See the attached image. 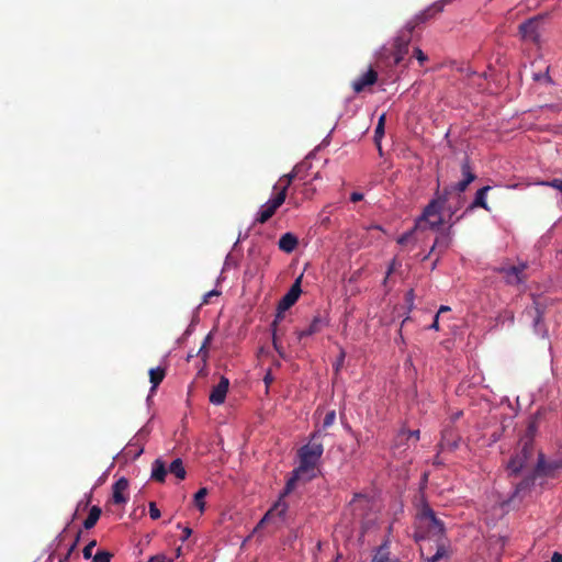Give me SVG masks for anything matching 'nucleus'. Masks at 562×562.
<instances>
[{"mask_svg": "<svg viewBox=\"0 0 562 562\" xmlns=\"http://www.w3.org/2000/svg\"><path fill=\"white\" fill-rule=\"evenodd\" d=\"M414 538L416 542L434 541L436 552L432 555L425 554V547L420 546V555L425 562H439L448 558L449 540L446 536L445 522L436 516L434 509L424 503L415 516Z\"/></svg>", "mask_w": 562, "mask_h": 562, "instance_id": "f257e3e1", "label": "nucleus"}, {"mask_svg": "<svg viewBox=\"0 0 562 562\" xmlns=\"http://www.w3.org/2000/svg\"><path fill=\"white\" fill-rule=\"evenodd\" d=\"M461 173L463 177L462 180L445 188L442 193H437V198L428 203L417 222V226H420L423 222H426L431 229H437L442 225L441 211L446 209L449 196L456 193L458 203H460L462 200L461 193L476 179L468 157L461 162Z\"/></svg>", "mask_w": 562, "mask_h": 562, "instance_id": "f03ea898", "label": "nucleus"}, {"mask_svg": "<svg viewBox=\"0 0 562 562\" xmlns=\"http://www.w3.org/2000/svg\"><path fill=\"white\" fill-rule=\"evenodd\" d=\"M326 432L321 429H316L310 436V440L306 445L302 446L297 451L300 460L299 471H305L306 473L312 472L307 480L315 477V469L324 453L323 439Z\"/></svg>", "mask_w": 562, "mask_h": 562, "instance_id": "7ed1b4c3", "label": "nucleus"}, {"mask_svg": "<svg viewBox=\"0 0 562 562\" xmlns=\"http://www.w3.org/2000/svg\"><path fill=\"white\" fill-rule=\"evenodd\" d=\"M301 280L302 276L299 277L294 283L291 285L290 290L280 300L278 303L277 315L274 321L271 324V327L278 326V323L283 318V313L288 311L291 306H293L299 300L302 290H301Z\"/></svg>", "mask_w": 562, "mask_h": 562, "instance_id": "20e7f679", "label": "nucleus"}, {"mask_svg": "<svg viewBox=\"0 0 562 562\" xmlns=\"http://www.w3.org/2000/svg\"><path fill=\"white\" fill-rule=\"evenodd\" d=\"M546 305L542 304L538 299L533 297L532 305L526 307L524 315L532 319V326L536 334L547 336V328L543 324Z\"/></svg>", "mask_w": 562, "mask_h": 562, "instance_id": "39448f33", "label": "nucleus"}, {"mask_svg": "<svg viewBox=\"0 0 562 562\" xmlns=\"http://www.w3.org/2000/svg\"><path fill=\"white\" fill-rule=\"evenodd\" d=\"M452 0H439L427 7L425 10L416 14L412 20L407 23L411 29L417 27L419 24L425 23L431 19H434L437 14L441 13L446 7V4L450 3Z\"/></svg>", "mask_w": 562, "mask_h": 562, "instance_id": "423d86ee", "label": "nucleus"}, {"mask_svg": "<svg viewBox=\"0 0 562 562\" xmlns=\"http://www.w3.org/2000/svg\"><path fill=\"white\" fill-rule=\"evenodd\" d=\"M284 203L283 193H277L276 196L263 204L255 218V224L267 223L277 212V210Z\"/></svg>", "mask_w": 562, "mask_h": 562, "instance_id": "0eeeda50", "label": "nucleus"}, {"mask_svg": "<svg viewBox=\"0 0 562 562\" xmlns=\"http://www.w3.org/2000/svg\"><path fill=\"white\" fill-rule=\"evenodd\" d=\"M526 269L527 263H519L518 266H509L502 268L501 273H503L505 282L507 284L519 285L527 280V276L525 274Z\"/></svg>", "mask_w": 562, "mask_h": 562, "instance_id": "6e6552de", "label": "nucleus"}, {"mask_svg": "<svg viewBox=\"0 0 562 562\" xmlns=\"http://www.w3.org/2000/svg\"><path fill=\"white\" fill-rule=\"evenodd\" d=\"M541 23V19L536 16L527 20L526 22L519 25V33L525 41H529L532 43H538L540 32L539 25Z\"/></svg>", "mask_w": 562, "mask_h": 562, "instance_id": "1a4fd4ad", "label": "nucleus"}, {"mask_svg": "<svg viewBox=\"0 0 562 562\" xmlns=\"http://www.w3.org/2000/svg\"><path fill=\"white\" fill-rule=\"evenodd\" d=\"M460 435L452 428H445L441 432V440L438 443L439 452L454 451L459 447Z\"/></svg>", "mask_w": 562, "mask_h": 562, "instance_id": "9d476101", "label": "nucleus"}, {"mask_svg": "<svg viewBox=\"0 0 562 562\" xmlns=\"http://www.w3.org/2000/svg\"><path fill=\"white\" fill-rule=\"evenodd\" d=\"M229 387V380L226 376H221L220 382L213 386L209 401L213 405H221L225 402L227 392Z\"/></svg>", "mask_w": 562, "mask_h": 562, "instance_id": "9b49d317", "label": "nucleus"}, {"mask_svg": "<svg viewBox=\"0 0 562 562\" xmlns=\"http://www.w3.org/2000/svg\"><path fill=\"white\" fill-rule=\"evenodd\" d=\"M378 80V72L369 68L364 74L352 82V89L356 93L362 92L367 87L374 85Z\"/></svg>", "mask_w": 562, "mask_h": 562, "instance_id": "f8f14e48", "label": "nucleus"}, {"mask_svg": "<svg viewBox=\"0 0 562 562\" xmlns=\"http://www.w3.org/2000/svg\"><path fill=\"white\" fill-rule=\"evenodd\" d=\"M128 480L125 477L119 479L112 486V499L114 504H125L128 499L126 492L128 490Z\"/></svg>", "mask_w": 562, "mask_h": 562, "instance_id": "ddd939ff", "label": "nucleus"}, {"mask_svg": "<svg viewBox=\"0 0 562 562\" xmlns=\"http://www.w3.org/2000/svg\"><path fill=\"white\" fill-rule=\"evenodd\" d=\"M562 469V458L546 462L543 454H539L536 472L539 474L550 475L554 471Z\"/></svg>", "mask_w": 562, "mask_h": 562, "instance_id": "4468645a", "label": "nucleus"}, {"mask_svg": "<svg viewBox=\"0 0 562 562\" xmlns=\"http://www.w3.org/2000/svg\"><path fill=\"white\" fill-rule=\"evenodd\" d=\"M325 326H326V321L321 315H316V316H314V318L312 319L311 324L308 325V327L306 329L300 330L296 333L297 338L301 340L304 337L317 334V333L322 331V329Z\"/></svg>", "mask_w": 562, "mask_h": 562, "instance_id": "2eb2a0df", "label": "nucleus"}, {"mask_svg": "<svg viewBox=\"0 0 562 562\" xmlns=\"http://www.w3.org/2000/svg\"><path fill=\"white\" fill-rule=\"evenodd\" d=\"M533 432L535 427L533 425H530L528 427L527 436L520 441L521 447L518 454L524 457L525 460H528L533 453Z\"/></svg>", "mask_w": 562, "mask_h": 562, "instance_id": "dca6fc26", "label": "nucleus"}, {"mask_svg": "<svg viewBox=\"0 0 562 562\" xmlns=\"http://www.w3.org/2000/svg\"><path fill=\"white\" fill-rule=\"evenodd\" d=\"M491 189H492L491 186H485V187L479 189L475 193L473 202L469 205V207L467 209L465 212L472 211L476 207H482L486 211H490V206L487 205V202H486V194Z\"/></svg>", "mask_w": 562, "mask_h": 562, "instance_id": "f3484780", "label": "nucleus"}, {"mask_svg": "<svg viewBox=\"0 0 562 562\" xmlns=\"http://www.w3.org/2000/svg\"><path fill=\"white\" fill-rule=\"evenodd\" d=\"M414 30L415 29H411L409 24L406 23L405 27L398 32L394 40V47H402L404 50H408Z\"/></svg>", "mask_w": 562, "mask_h": 562, "instance_id": "a211bd4d", "label": "nucleus"}, {"mask_svg": "<svg viewBox=\"0 0 562 562\" xmlns=\"http://www.w3.org/2000/svg\"><path fill=\"white\" fill-rule=\"evenodd\" d=\"M297 244L299 239L294 234L285 233L280 237L278 246L282 251L291 254L297 247Z\"/></svg>", "mask_w": 562, "mask_h": 562, "instance_id": "6ab92c4d", "label": "nucleus"}, {"mask_svg": "<svg viewBox=\"0 0 562 562\" xmlns=\"http://www.w3.org/2000/svg\"><path fill=\"white\" fill-rule=\"evenodd\" d=\"M372 562H396L391 558L390 541H383L375 550Z\"/></svg>", "mask_w": 562, "mask_h": 562, "instance_id": "aec40b11", "label": "nucleus"}, {"mask_svg": "<svg viewBox=\"0 0 562 562\" xmlns=\"http://www.w3.org/2000/svg\"><path fill=\"white\" fill-rule=\"evenodd\" d=\"M168 469L164 461L156 459L151 464V480L162 483L166 480Z\"/></svg>", "mask_w": 562, "mask_h": 562, "instance_id": "412c9836", "label": "nucleus"}, {"mask_svg": "<svg viewBox=\"0 0 562 562\" xmlns=\"http://www.w3.org/2000/svg\"><path fill=\"white\" fill-rule=\"evenodd\" d=\"M303 474H307L305 471H299V468L294 469L291 476L288 479L283 491L280 493L281 497H286L296 486L297 481Z\"/></svg>", "mask_w": 562, "mask_h": 562, "instance_id": "4be33fe9", "label": "nucleus"}, {"mask_svg": "<svg viewBox=\"0 0 562 562\" xmlns=\"http://www.w3.org/2000/svg\"><path fill=\"white\" fill-rule=\"evenodd\" d=\"M166 376L165 368L157 367L149 370V381L151 383V391L156 390L157 386L162 382Z\"/></svg>", "mask_w": 562, "mask_h": 562, "instance_id": "5701e85b", "label": "nucleus"}, {"mask_svg": "<svg viewBox=\"0 0 562 562\" xmlns=\"http://www.w3.org/2000/svg\"><path fill=\"white\" fill-rule=\"evenodd\" d=\"M102 514V510L99 506H92L90 508L88 517L83 521L85 529H91L95 526L98 522L100 516Z\"/></svg>", "mask_w": 562, "mask_h": 562, "instance_id": "b1692460", "label": "nucleus"}, {"mask_svg": "<svg viewBox=\"0 0 562 562\" xmlns=\"http://www.w3.org/2000/svg\"><path fill=\"white\" fill-rule=\"evenodd\" d=\"M384 126H385V114H382L379 117L378 124L374 130V143H375L380 154L382 153L381 139L384 136Z\"/></svg>", "mask_w": 562, "mask_h": 562, "instance_id": "393cba45", "label": "nucleus"}, {"mask_svg": "<svg viewBox=\"0 0 562 562\" xmlns=\"http://www.w3.org/2000/svg\"><path fill=\"white\" fill-rule=\"evenodd\" d=\"M168 472L173 474L179 480H184L187 474L183 462L179 458L171 462L168 468Z\"/></svg>", "mask_w": 562, "mask_h": 562, "instance_id": "a878e982", "label": "nucleus"}, {"mask_svg": "<svg viewBox=\"0 0 562 562\" xmlns=\"http://www.w3.org/2000/svg\"><path fill=\"white\" fill-rule=\"evenodd\" d=\"M307 164L301 162L294 166L291 172L283 175L280 180L286 181L288 184H292L294 179L302 178L301 177V170L306 169Z\"/></svg>", "mask_w": 562, "mask_h": 562, "instance_id": "bb28decb", "label": "nucleus"}, {"mask_svg": "<svg viewBox=\"0 0 562 562\" xmlns=\"http://www.w3.org/2000/svg\"><path fill=\"white\" fill-rule=\"evenodd\" d=\"M526 461L527 460H525L524 457H521L520 454L517 453L509 460V462L507 464V469L513 474H518L520 472V470L525 467Z\"/></svg>", "mask_w": 562, "mask_h": 562, "instance_id": "cd10ccee", "label": "nucleus"}, {"mask_svg": "<svg viewBox=\"0 0 562 562\" xmlns=\"http://www.w3.org/2000/svg\"><path fill=\"white\" fill-rule=\"evenodd\" d=\"M538 473L535 471L530 476L525 477L521 482L516 485L515 495H519L520 493L529 490L535 484V479Z\"/></svg>", "mask_w": 562, "mask_h": 562, "instance_id": "c85d7f7f", "label": "nucleus"}, {"mask_svg": "<svg viewBox=\"0 0 562 562\" xmlns=\"http://www.w3.org/2000/svg\"><path fill=\"white\" fill-rule=\"evenodd\" d=\"M209 491L206 487H201L195 494L193 498V503L196 506V508L203 513L205 510V496L207 495Z\"/></svg>", "mask_w": 562, "mask_h": 562, "instance_id": "c756f323", "label": "nucleus"}, {"mask_svg": "<svg viewBox=\"0 0 562 562\" xmlns=\"http://www.w3.org/2000/svg\"><path fill=\"white\" fill-rule=\"evenodd\" d=\"M211 340H212V333H209V334L205 336V338H204V340H203V342H202V346L200 347V349H199V351H198V353H196V356L201 357V359H202V361H203L204 363H206V360H207V358H209V350H207V347H209V345L211 344Z\"/></svg>", "mask_w": 562, "mask_h": 562, "instance_id": "7c9ffc66", "label": "nucleus"}, {"mask_svg": "<svg viewBox=\"0 0 562 562\" xmlns=\"http://www.w3.org/2000/svg\"><path fill=\"white\" fill-rule=\"evenodd\" d=\"M450 241V236L448 234H442L441 236L436 238L435 244L431 247V251H434L436 248H439L440 250H446L449 247Z\"/></svg>", "mask_w": 562, "mask_h": 562, "instance_id": "2f4dec72", "label": "nucleus"}, {"mask_svg": "<svg viewBox=\"0 0 562 562\" xmlns=\"http://www.w3.org/2000/svg\"><path fill=\"white\" fill-rule=\"evenodd\" d=\"M284 498L285 497H281V495L279 496L278 501L274 503L273 507L270 509V510H272V514L277 513V515L279 517L284 516V514L288 509V504L284 502Z\"/></svg>", "mask_w": 562, "mask_h": 562, "instance_id": "473e14b6", "label": "nucleus"}, {"mask_svg": "<svg viewBox=\"0 0 562 562\" xmlns=\"http://www.w3.org/2000/svg\"><path fill=\"white\" fill-rule=\"evenodd\" d=\"M271 328H272V345H273V348L278 352V355L281 358L284 359L285 358V352H284V349H283L281 342L279 341V339L277 337V326L271 327Z\"/></svg>", "mask_w": 562, "mask_h": 562, "instance_id": "72a5a7b5", "label": "nucleus"}, {"mask_svg": "<svg viewBox=\"0 0 562 562\" xmlns=\"http://www.w3.org/2000/svg\"><path fill=\"white\" fill-rule=\"evenodd\" d=\"M335 420H336V413L335 411H330L328 412L325 417H324V420H323V431L329 427H331L334 424H335Z\"/></svg>", "mask_w": 562, "mask_h": 562, "instance_id": "f704fd0d", "label": "nucleus"}, {"mask_svg": "<svg viewBox=\"0 0 562 562\" xmlns=\"http://www.w3.org/2000/svg\"><path fill=\"white\" fill-rule=\"evenodd\" d=\"M112 558V553L108 551H98L95 555H93V562H110Z\"/></svg>", "mask_w": 562, "mask_h": 562, "instance_id": "c9c22d12", "label": "nucleus"}, {"mask_svg": "<svg viewBox=\"0 0 562 562\" xmlns=\"http://www.w3.org/2000/svg\"><path fill=\"white\" fill-rule=\"evenodd\" d=\"M291 184H288L286 181H282L279 179L278 183L274 184L273 189L278 190L277 193H283L284 200L286 199L288 190Z\"/></svg>", "mask_w": 562, "mask_h": 562, "instance_id": "e433bc0d", "label": "nucleus"}, {"mask_svg": "<svg viewBox=\"0 0 562 562\" xmlns=\"http://www.w3.org/2000/svg\"><path fill=\"white\" fill-rule=\"evenodd\" d=\"M97 546V541L95 540H92L90 541L82 550V555L86 560H89L92 557V550L93 548Z\"/></svg>", "mask_w": 562, "mask_h": 562, "instance_id": "4c0bfd02", "label": "nucleus"}, {"mask_svg": "<svg viewBox=\"0 0 562 562\" xmlns=\"http://www.w3.org/2000/svg\"><path fill=\"white\" fill-rule=\"evenodd\" d=\"M408 50H404L402 47H394V61L396 65L401 64Z\"/></svg>", "mask_w": 562, "mask_h": 562, "instance_id": "58836bf2", "label": "nucleus"}, {"mask_svg": "<svg viewBox=\"0 0 562 562\" xmlns=\"http://www.w3.org/2000/svg\"><path fill=\"white\" fill-rule=\"evenodd\" d=\"M173 558H169L165 553H158L150 557L147 562H173Z\"/></svg>", "mask_w": 562, "mask_h": 562, "instance_id": "ea45409f", "label": "nucleus"}, {"mask_svg": "<svg viewBox=\"0 0 562 562\" xmlns=\"http://www.w3.org/2000/svg\"><path fill=\"white\" fill-rule=\"evenodd\" d=\"M541 184L546 186V187L554 188L562 193V179H553L550 181H543V182H541Z\"/></svg>", "mask_w": 562, "mask_h": 562, "instance_id": "a19ab883", "label": "nucleus"}, {"mask_svg": "<svg viewBox=\"0 0 562 562\" xmlns=\"http://www.w3.org/2000/svg\"><path fill=\"white\" fill-rule=\"evenodd\" d=\"M148 508H149V516L151 519L156 520L160 517V510L159 508L157 507L156 503L155 502H150L149 505H148Z\"/></svg>", "mask_w": 562, "mask_h": 562, "instance_id": "79ce46f5", "label": "nucleus"}, {"mask_svg": "<svg viewBox=\"0 0 562 562\" xmlns=\"http://www.w3.org/2000/svg\"><path fill=\"white\" fill-rule=\"evenodd\" d=\"M400 266V263L396 261V259H393L387 268L386 276L383 280V284L386 285L390 276L395 271L396 267Z\"/></svg>", "mask_w": 562, "mask_h": 562, "instance_id": "37998d69", "label": "nucleus"}, {"mask_svg": "<svg viewBox=\"0 0 562 562\" xmlns=\"http://www.w3.org/2000/svg\"><path fill=\"white\" fill-rule=\"evenodd\" d=\"M414 56L420 65H423L428 59L427 55L419 47L414 48Z\"/></svg>", "mask_w": 562, "mask_h": 562, "instance_id": "c03bdc74", "label": "nucleus"}, {"mask_svg": "<svg viewBox=\"0 0 562 562\" xmlns=\"http://www.w3.org/2000/svg\"><path fill=\"white\" fill-rule=\"evenodd\" d=\"M220 295V292L216 290H211L203 295L202 304H209L213 296Z\"/></svg>", "mask_w": 562, "mask_h": 562, "instance_id": "a18cd8bd", "label": "nucleus"}, {"mask_svg": "<svg viewBox=\"0 0 562 562\" xmlns=\"http://www.w3.org/2000/svg\"><path fill=\"white\" fill-rule=\"evenodd\" d=\"M412 235H413V233H412V232H408V233L403 234V235L397 239V243H398V244H401V245H404V244L408 243V240L412 238Z\"/></svg>", "mask_w": 562, "mask_h": 562, "instance_id": "49530a36", "label": "nucleus"}, {"mask_svg": "<svg viewBox=\"0 0 562 562\" xmlns=\"http://www.w3.org/2000/svg\"><path fill=\"white\" fill-rule=\"evenodd\" d=\"M350 200H351V202H353V203L359 202V201L363 200V194H362V193H360V192H352V193L350 194Z\"/></svg>", "mask_w": 562, "mask_h": 562, "instance_id": "de8ad7c7", "label": "nucleus"}, {"mask_svg": "<svg viewBox=\"0 0 562 562\" xmlns=\"http://www.w3.org/2000/svg\"><path fill=\"white\" fill-rule=\"evenodd\" d=\"M271 515H272V510H268L266 513V515L261 518V520L258 522L256 529L262 527L266 524V521L270 518Z\"/></svg>", "mask_w": 562, "mask_h": 562, "instance_id": "09e8293b", "label": "nucleus"}, {"mask_svg": "<svg viewBox=\"0 0 562 562\" xmlns=\"http://www.w3.org/2000/svg\"><path fill=\"white\" fill-rule=\"evenodd\" d=\"M191 533H192L191 528H189V527L182 528L181 541H186L191 536Z\"/></svg>", "mask_w": 562, "mask_h": 562, "instance_id": "8fccbe9b", "label": "nucleus"}, {"mask_svg": "<svg viewBox=\"0 0 562 562\" xmlns=\"http://www.w3.org/2000/svg\"><path fill=\"white\" fill-rule=\"evenodd\" d=\"M430 329L439 330V315L436 314L432 324L429 326Z\"/></svg>", "mask_w": 562, "mask_h": 562, "instance_id": "3c124183", "label": "nucleus"}, {"mask_svg": "<svg viewBox=\"0 0 562 562\" xmlns=\"http://www.w3.org/2000/svg\"><path fill=\"white\" fill-rule=\"evenodd\" d=\"M406 434H407V439H409V438H414L415 440L419 439V430H409Z\"/></svg>", "mask_w": 562, "mask_h": 562, "instance_id": "603ef678", "label": "nucleus"}, {"mask_svg": "<svg viewBox=\"0 0 562 562\" xmlns=\"http://www.w3.org/2000/svg\"><path fill=\"white\" fill-rule=\"evenodd\" d=\"M551 562H562V554L559 552H554L552 554Z\"/></svg>", "mask_w": 562, "mask_h": 562, "instance_id": "864d4df0", "label": "nucleus"}, {"mask_svg": "<svg viewBox=\"0 0 562 562\" xmlns=\"http://www.w3.org/2000/svg\"><path fill=\"white\" fill-rule=\"evenodd\" d=\"M79 539H80V532H78V533H77L76 539H75V542L71 544V547H70V549H69V551H68V555L74 551V549L76 548V546H77V543H78Z\"/></svg>", "mask_w": 562, "mask_h": 562, "instance_id": "5fc2aeb1", "label": "nucleus"}, {"mask_svg": "<svg viewBox=\"0 0 562 562\" xmlns=\"http://www.w3.org/2000/svg\"><path fill=\"white\" fill-rule=\"evenodd\" d=\"M144 452V448L139 446L137 449H134V459L138 458Z\"/></svg>", "mask_w": 562, "mask_h": 562, "instance_id": "6e6d98bb", "label": "nucleus"}, {"mask_svg": "<svg viewBox=\"0 0 562 562\" xmlns=\"http://www.w3.org/2000/svg\"><path fill=\"white\" fill-rule=\"evenodd\" d=\"M450 311V307L447 306V305H441L437 312V314L440 316V314L445 313V312H449Z\"/></svg>", "mask_w": 562, "mask_h": 562, "instance_id": "4d7b16f0", "label": "nucleus"}, {"mask_svg": "<svg viewBox=\"0 0 562 562\" xmlns=\"http://www.w3.org/2000/svg\"><path fill=\"white\" fill-rule=\"evenodd\" d=\"M272 375L270 373L266 374V376L263 378V381L267 385H269L271 382H272Z\"/></svg>", "mask_w": 562, "mask_h": 562, "instance_id": "13d9d810", "label": "nucleus"}, {"mask_svg": "<svg viewBox=\"0 0 562 562\" xmlns=\"http://www.w3.org/2000/svg\"><path fill=\"white\" fill-rule=\"evenodd\" d=\"M413 296H414V291L413 290H409L406 294V299L408 302H412L413 301Z\"/></svg>", "mask_w": 562, "mask_h": 562, "instance_id": "bf43d9fd", "label": "nucleus"}, {"mask_svg": "<svg viewBox=\"0 0 562 562\" xmlns=\"http://www.w3.org/2000/svg\"><path fill=\"white\" fill-rule=\"evenodd\" d=\"M134 447H137V443H136V442H130V443L127 445V453H131V452H132V449H133Z\"/></svg>", "mask_w": 562, "mask_h": 562, "instance_id": "052dcab7", "label": "nucleus"}, {"mask_svg": "<svg viewBox=\"0 0 562 562\" xmlns=\"http://www.w3.org/2000/svg\"><path fill=\"white\" fill-rule=\"evenodd\" d=\"M434 463H435V464H441V461H440V459H439V456H438V454L435 457Z\"/></svg>", "mask_w": 562, "mask_h": 562, "instance_id": "680f3d73", "label": "nucleus"}, {"mask_svg": "<svg viewBox=\"0 0 562 562\" xmlns=\"http://www.w3.org/2000/svg\"><path fill=\"white\" fill-rule=\"evenodd\" d=\"M307 167H310V166L307 165ZM307 169H308V168L301 170V177H302L301 179H304V178H305V175H304V173L307 171Z\"/></svg>", "mask_w": 562, "mask_h": 562, "instance_id": "e2e57ef3", "label": "nucleus"}, {"mask_svg": "<svg viewBox=\"0 0 562 562\" xmlns=\"http://www.w3.org/2000/svg\"><path fill=\"white\" fill-rule=\"evenodd\" d=\"M447 210H448L451 214H453V213L456 212V210H457V209H452L451 206H448V207H447Z\"/></svg>", "mask_w": 562, "mask_h": 562, "instance_id": "0e129e2a", "label": "nucleus"}, {"mask_svg": "<svg viewBox=\"0 0 562 562\" xmlns=\"http://www.w3.org/2000/svg\"><path fill=\"white\" fill-rule=\"evenodd\" d=\"M192 357H193V353H190V355L188 356V360H190Z\"/></svg>", "mask_w": 562, "mask_h": 562, "instance_id": "69168bd1", "label": "nucleus"}, {"mask_svg": "<svg viewBox=\"0 0 562 562\" xmlns=\"http://www.w3.org/2000/svg\"><path fill=\"white\" fill-rule=\"evenodd\" d=\"M88 504H89V499L87 501V503H85L83 508H86L88 506Z\"/></svg>", "mask_w": 562, "mask_h": 562, "instance_id": "338daca9", "label": "nucleus"}, {"mask_svg": "<svg viewBox=\"0 0 562 562\" xmlns=\"http://www.w3.org/2000/svg\"><path fill=\"white\" fill-rule=\"evenodd\" d=\"M180 551H181V549L179 548V549L177 550V557H179Z\"/></svg>", "mask_w": 562, "mask_h": 562, "instance_id": "774afa93", "label": "nucleus"}]
</instances>
